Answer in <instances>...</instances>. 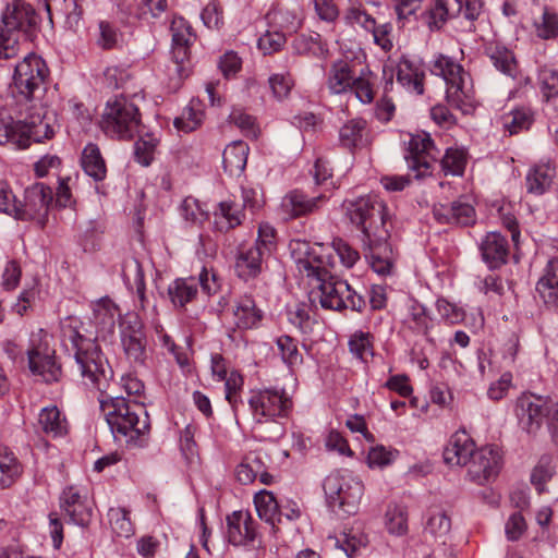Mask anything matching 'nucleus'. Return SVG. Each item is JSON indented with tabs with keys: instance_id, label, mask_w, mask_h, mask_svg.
I'll use <instances>...</instances> for the list:
<instances>
[{
	"instance_id": "nucleus-1",
	"label": "nucleus",
	"mask_w": 558,
	"mask_h": 558,
	"mask_svg": "<svg viewBox=\"0 0 558 558\" xmlns=\"http://www.w3.org/2000/svg\"><path fill=\"white\" fill-rule=\"evenodd\" d=\"M109 386L99 391L100 410L116 439L142 447L144 437L149 433V416L143 403L126 400L123 397H105Z\"/></svg>"
},
{
	"instance_id": "nucleus-2",
	"label": "nucleus",
	"mask_w": 558,
	"mask_h": 558,
	"mask_svg": "<svg viewBox=\"0 0 558 558\" xmlns=\"http://www.w3.org/2000/svg\"><path fill=\"white\" fill-rule=\"evenodd\" d=\"M39 29V17L25 0H0V59L21 52V40L31 41Z\"/></svg>"
},
{
	"instance_id": "nucleus-3",
	"label": "nucleus",
	"mask_w": 558,
	"mask_h": 558,
	"mask_svg": "<svg viewBox=\"0 0 558 558\" xmlns=\"http://www.w3.org/2000/svg\"><path fill=\"white\" fill-rule=\"evenodd\" d=\"M76 324V320L68 318V323L62 326L63 336L75 349V360L85 385L104 391L110 385L113 371L98 345L77 331Z\"/></svg>"
},
{
	"instance_id": "nucleus-4",
	"label": "nucleus",
	"mask_w": 558,
	"mask_h": 558,
	"mask_svg": "<svg viewBox=\"0 0 558 558\" xmlns=\"http://www.w3.org/2000/svg\"><path fill=\"white\" fill-rule=\"evenodd\" d=\"M344 208L350 221L361 230L362 240L374 236L383 240L384 236H390L386 206L376 195L348 201L344 203Z\"/></svg>"
},
{
	"instance_id": "nucleus-5",
	"label": "nucleus",
	"mask_w": 558,
	"mask_h": 558,
	"mask_svg": "<svg viewBox=\"0 0 558 558\" xmlns=\"http://www.w3.org/2000/svg\"><path fill=\"white\" fill-rule=\"evenodd\" d=\"M323 488L330 510L340 518L357 513L363 496L362 482L348 472L335 471L326 476Z\"/></svg>"
},
{
	"instance_id": "nucleus-6",
	"label": "nucleus",
	"mask_w": 558,
	"mask_h": 558,
	"mask_svg": "<svg viewBox=\"0 0 558 558\" xmlns=\"http://www.w3.org/2000/svg\"><path fill=\"white\" fill-rule=\"evenodd\" d=\"M54 135L53 116L37 113L26 120L0 122V145L12 144L15 148L25 149L32 142L41 143Z\"/></svg>"
},
{
	"instance_id": "nucleus-7",
	"label": "nucleus",
	"mask_w": 558,
	"mask_h": 558,
	"mask_svg": "<svg viewBox=\"0 0 558 558\" xmlns=\"http://www.w3.org/2000/svg\"><path fill=\"white\" fill-rule=\"evenodd\" d=\"M432 73L445 80L448 104L469 113L473 107V89L463 68L451 58L440 54L433 62Z\"/></svg>"
},
{
	"instance_id": "nucleus-8",
	"label": "nucleus",
	"mask_w": 558,
	"mask_h": 558,
	"mask_svg": "<svg viewBox=\"0 0 558 558\" xmlns=\"http://www.w3.org/2000/svg\"><path fill=\"white\" fill-rule=\"evenodd\" d=\"M141 114L137 106L125 97L108 101L100 128L111 138L131 140L140 133Z\"/></svg>"
},
{
	"instance_id": "nucleus-9",
	"label": "nucleus",
	"mask_w": 558,
	"mask_h": 558,
	"mask_svg": "<svg viewBox=\"0 0 558 558\" xmlns=\"http://www.w3.org/2000/svg\"><path fill=\"white\" fill-rule=\"evenodd\" d=\"M48 74L45 60L36 53H27L14 69L13 85L19 100L39 99L46 89Z\"/></svg>"
},
{
	"instance_id": "nucleus-10",
	"label": "nucleus",
	"mask_w": 558,
	"mask_h": 558,
	"mask_svg": "<svg viewBox=\"0 0 558 558\" xmlns=\"http://www.w3.org/2000/svg\"><path fill=\"white\" fill-rule=\"evenodd\" d=\"M50 341L49 333L40 328L31 333L26 350L29 371L33 375L40 376L46 383L57 381L61 375Z\"/></svg>"
},
{
	"instance_id": "nucleus-11",
	"label": "nucleus",
	"mask_w": 558,
	"mask_h": 558,
	"mask_svg": "<svg viewBox=\"0 0 558 558\" xmlns=\"http://www.w3.org/2000/svg\"><path fill=\"white\" fill-rule=\"evenodd\" d=\"M318 290L313 292L314 300L318 298L322 307L332 311L351 308L362 311L365 306V300L351 289L347 281L336 279L335 277L323 276L322 280L316 281Z\"/></svg>"
},
{
	"instance_id": "nucleus-12",
	"label": "nucleus",
	"mask_w": 558,
	"mask_h": 558,
	"mask_svg": "<svg viewBox=\"0 0 558 558\" xmlns=\"http://www.w3.org/2000/svg\"><path fill=\"white\" fill-rule=\"evenodd\" d=\"M481 0H436L427 14V24L430 28L439 29L444 23L453 17L463 16L469 23V31H473V22L482 12Z\"/></svg>"
},
{
	"instance_id": "nucleus-13",
	"label": "nucleus",
	"mask_w": 558,
	"mask_h": 558,
	"mask_svg": "<svg viewBox=\"0 0 558 558\" xmlns=\"http://www.w3.org/2000/svg\"><path fill=\"white\" fill-rule=\"evenodd\" d=\"M439 155L429 134L421 133L411 135L408 143L405 160L410 170L415 172V178L421 179L432 173L433 163Z\"/></svg>"
},
{
	"instance_id": "nucleus-14",
	"label": "nucleus",
	"mask_w": 558,
	"mask_h": 558,
	"mask_svg": "<svg viewBox=\"0 0 558 558\" xmlns=\"http://www.w3.org/2000/svg\"><path fill=\"white\" fill-rule=\"evenodd\" d=\"M291 246L296 268L301 275L315 281H319L323 276L328 275L326 269L328 257L323 254L324 246L322 244L312 246L305 241H294Z\"/></svg>"
},
{
	"instance_id": "nucleus-15",
	"label": "nucleus",
	"mask_w": 558,
	"mask_h": 558,
	"mask_svg": "<svg viewBox=\"0 0 558 558\" xmlns=\"http://www.w3.org/2000/svg\"><path fill=\"white\" fill-rule=\"evenodd\" d=\"M248 404L258 423L262 422V418L267 421L287 416L292 408L291 399L283 391L274 389L255 392L250 398Z\"/></svg>"
},
{
	"instance_id": "nucleus-16",
	"label": "nucleus",
	"mask_w": 558,
	"mask_h": 558,
	"mask_svg": "<svg viewBox=\"0 0 558 558\" xmlns=\"http://www.w3.org/2000/svg\"><path fill=\"white\" fill-rule=\"evenodd\" d=\"M52 199V190L49 186L44 183H35L25 190L24 203H17L19 213H15V218L21 220H36L44 227Z\"/></svg>"
},
{
	"instance_id": "nucleus-17",
	"label": "nucleus",
	"mask_w": 558,
	"mask_h": 558,
	"mask_svg": "<svg viewBox=\"0 0 558 558\" xmlns=\"http://www.w3.org/2000/svg\"><path fill=\"white\" fill-rule=\"evenodd\" d=\"M121 343L128 360L131 363L143 365L147 357V340L141 319L131 315L120 324Z\"/></svg>"
},
{
	"instance_id": "nucleus-18",
	"label": "nucleus",
	"mask_w": 558,
	"mask_h": 558,
	"mask_svg": "<svg viewBox=\"0 0 558 558\" xmlns=\"http://www.w3.org/2000/svg\"><path fill=\"white\" fill-rule=\"evenodd\" d=\"M468 476L477 484L496 477L501 469V454L497 447L475 448L468 465Z\"/></svg>"
},
{
	"instance_id": "nucleus-19",
	"label": "nucleus",
	"mask_w": 558,
	"mask_h": 558,
	"mask_svg": "<svg viewBox=\"0 0 558 558\" xmlns=\"http://www.w3.org/2000/svg\"><path fill=\"white\" fill-rule=\"evenodd\" d=\"M548 399L542 396L523 395L517 400L515 413L521 427L529 434H535L546 417Z\"/></svg>"
},
{
	"instance_id": "nucleus-20",
	"label": "nucleus",
	"mask_w": 558,
	"mask_h": 558,
	"mask_svg": "<svg viewBox=\"0 0 558 558\" xmlns=\"http://www.w3.org/2000/svg\"><path fill=\"white\" fill-rule=\"evenodd\" d=\"M229 543L239 546H255L256 522L247 511H233L226 519Z\"/></svg>"
},
{
	"instance_id": "nucleus-21",
	"label": "nucleus",
	"mask_w": 558,
	"mask_h": 558,
	"mask_svg": "<svg viewBox=\"0 0 558 558\" xmlns=\"http://www.w3.org/2000/svg\"><path fill=\"white\" fill-rule=\"evenodd\" d=\"M389 236L379 240L377 236L362 240L363 253L372 269L378 275L391 274L393 267L392 248L388 243Z\"/></svg>"
},
{
	"instance_id": "nucleus-22",
	"label": "nucleus",
	"mask_w": 558,
	"mask_h": 558,
	"mask_svg": "<svg viewBox=\"0 0 558 558\" xmlns=\"http://www.w3.org/2000/svg\"><path fill=\"white\" fill-rule=\"evenodd\" d=\"M433 215L439 223L470 226L475 221L473 206L462 201H454L450 204H435Z\"/></svg>"
},
{
	"instance_id": "nucleus-23",
	"label": "nucleus",
	"mask_w": 558,
	"mask_h": 558,
	"mask_svg": "<svg viewBox=\"0 0 558 558\" xmlns=\"http://www.w3.org/2000/svg\"><path fill=\"white\" fill-rule=\"evenodd\" d=\"M475 448L474 440L464 430L457 432L444 449V461L450 466L466 468Z\"/></svg>"
},
{
	"instance_id": "nucleus-24",
	"label": "nucleus",
	"mask_w": 558,
	"mask_h": 558,
	"mask_svg": "<svg viewBox=\"0 0 558 558\" xmlns=\"http://www.w3.org/2000/svg\"><path fill=\"white\" fill-rule=\"evenodd\" d=\"M325 201L324 194L308 196L300 190H294L282 198L281 208L289 217L296 218L315 213Z\"/></svg>"
},
{
	"instance_id": "nucleus-25",
	"label": "nucleus",
	"mask_w": 558,
	"mask_h": 558,
	"mask_svg": "<svg viewBox=\"0 0 558 558\" xmlns=\"http://www.w3.org/2000/svg\"><path fill=\"white\" fill-rule=\"evenodd\" d=\"M354 76L351 61L347 59L335 60L327 72L326 86L332 95L345 94L352 89Z\"/></svg>"
},
{
	"instance_id": "nucleus-26",
	"label": "nucleus",
	"mask_w": 558,
	"mask_h": 558,
	"mask_svg": "<svg viewBox=\"0 0 558 558\" xmlns=\"http://www.w3.org/2000/svg\"><path fill=\"white\" fill-rule=\"evenodd\" d=\"M483 260L490 269L497 268L507 262L508 241L498 232L487 233L480 245Z\"/></svg>"
},
{
	"instance_id": "nucleus-27",
	"label": "nucleus",
	"mask_w": 558,
	"mask_h": 558,
	"mask_svg": "<svg viewBox=\"0 0 558 558\" xmlns=\"http://www.w3.org/2000/svg\"><path fill=\"white\" fill-rule=\"evenodd\" d=\"M266 254L262 246L241 248L235 262V271L244 280L255 278L262 270V260Z\"/></svg>"
},
{
	"instance_id": "nucleus-28",
	"label": "nucleus",
	"mask_w": 558,
	"mask_h": 558,
	"mask_svg": "<svg viewBox=\"0 0 558 558\" xmlns=\"http://www.w3.org/2000/svg\"><path fill=\"white\" fill-rule=\"evenodd\" d=\"M81 165L84 172L96 182L105 180L107 175L106 161L97 144L88 143L84 147L81 156Z\"/></svg>"
},
{
	"instance_id": "nucleus-29",
	"label": "nucleus",
	"mask_w": 558,
	"mask_h": 558,
	"mask_svg": "<svg viewBox=\"0 0 558 558\" xmlns=\"http://www.w3.org/2000/svg\"><path fill=\"white\" fill-rule=\"evenodd\" d=\"M248 145L243 141H234L229 144L222 154L225 171L230 175H239L245 169Z\"/></svg>"
},
{
	"instance_id": "nucleus-30",
	"label": "nucleus",
	"mask_w": 558,
	"mask_h": 558,
	"mask_svg": "<svg viewBox=\"0 0 558 558\" xmlns=\"http://www.w3.org/2000/svg\"><path fill=\"white\" fill-rule=\"evenodd\" d=\"M485 53L497 70L510 77L515 76L517 62L511 50L499 43H489L485 47Z\"/></svg>"
},
{
	"instance_id": "nucleus-31",
	"label": "nucleus",
	"mask_w": 558,
	"mask_h": 558,
	"mask_svg": "<svg viewBox=\"0 0 558 558\" xmlns=\"http://www.w3.org/2000/svg\"><path fill=\"white\" fill-rule=\"evenodd\" d=\"M254 504L258 517L272 527L282 522V510L271 492H258L254 497Z\"/></svg>"
},
{
	"instance_id": "nucleus-32",
	"label": "nucleus",
	"mask_w": 558,
	"mask_h": 558,
	"mask_svg": "<svg viewBox=\"0 0 558 558\" xmlns=\"http://www.w3.org/2000/svg\"><path fill=\"white\" fill-rule=\"evenodd\" d=\"M234 323L240 329H251L262 320L263 314L256 308L251 296L241 298L233 310Z\"/></svg>"
},
{
	"instance_id": "nucleus-33",
	"label": "nucleus",
	"mask_w": 558,
	"mask_h": 558,
	"mask_svg": "<svg viewBox=\"0 0 558 558\" xmlns=\"http://www.w3.org/2000/svg\"><path fill=\"white\" fill-rule=\"evenodd\" d=\"M424 73L409 59H402L398 64L397 81L410 92L417 95L424 93Z\"/></svg>"
},
{
	"instance_id": "nucleus-34",
	"label": "nucleus",
	"mask_w": 558,
	"mask_h": 558,
	"mask_svg": "<svg viewBox=\"0 0 558 558\" xmlns=\"http://www.w3.org/2000/svg\"><path fill=\"white\" fill-rule=\"evenodd\" d=\"M38 425L45 434L53 437L63 436L68 432L66 420L56 405H49L39 412Z\"/></svg>"
},
{
	"instance_id": "nucleus-35",
	"label": "nucleus",
	"mask_w": 558,
	"mask_h": 558,
	"mask_svg": "<svg viewBox=\"0 0 558 558\" xmlns=\"http://www.w3.org/2000/svg\"><path fill=\"white\" fill-rule=\"evenodd\" d=\"M168 294L174 306L183 307L195 299L197 280L193 277L175 279L168 288Z\"/></svg>"
},
{
	"instance_id": "nucleus-36",
	"label": "nucleus",
	"mask_w": 558,
	"mask_h": 558,
	"mask_svg": "<svg viewBox=\"0 0 558 558\" xmlns=\"http://www.w3.org/2000/svg\"><path fill=\"white\" fill-rule=\"evenodd\" d=\"M22 474V465L8 448L0 447V489L10 487Z\"/></svg>"
},
{
	"instance_id": "nucleus-37",
	"label": "nucleus",
	"mask_w": 558,
	"mask_h": 558,
	"mask_svg": "<svg viewBox=\"0 0 558 558\" xmlns=\"http://www.w3.org/2000/svg\"><path fill=\"white\" fill-rule=\"evenodd\" d=\"M243 218L244 215L233 203L221 202L215 213V226L219 231L227 232L241 225Z\"/></svg>"
},
{
	"instance_id": "nucleus-38",
	"label": "nucleus",
	"mask_w": 558,
	"mask_h": 558,
	"mask_svg": "<svg viewBox=\"0 0 558 558\" xmlns=\"http://www.w3.org/2000/svg\"><path fill=\"white\" fill-rule=\"evenodd\" d=\"M553 170L547 165L535 166L526 175V189L529 193L541 195L551 184Z\"/></svg>"
},
{
	"instance_id": "nucleus-39",
	"label": "nucleus",
	"mask_w": 558,
	"mask_h": 558,
	"mask_svg": "<svg viewBox=\"0 0 558 558\" xmlns=\"http://www.w3.org/2000/svg\"><path fill=\"white\" fill-rule=\"evenodd\" d=\"M504 128L509 132L510 135L519 134L522 131L530 129L533 122V117L530 110L519 108L505 114Z\"/></svg>"
},
{
	"instance_id": "nucleus-40",
	"label": "nucleus",
	"mask_w": 558,
	"mask_h": 558,
	"mask_svg": "<svg viewBox=\"0 0 558 558\" xmlns=\"http://www.w3.org/2000/svg\"><path fill=\"white\" fill-rule=\"evenodd\" d=\"M158 144L159 138L154 133L141 134L134 147L136 160L143 166H149L154 159Z\"/></svg>"
},
{
	"instance_id": "nucleus-41",
	"label": "nucleus",
	"mask_w": 558,
	"mask_h": 558,
	"mask_svg": "<svg viewBox=\"0 0 558 558\" xmlns=\"http://www.w3.org/2000/svg\"><path fill=\"white\" fill-rule=\"evenodd\" d=\"M355 97L363 104H371L374 100V75L368 70H361L359 75L354 76L352 89Z\"/></svg>"
},
{
	"instance_id": "nucleus-42",
	"label": "nucleus",
	"mask_w": 558,
	"mask_h": 558,
	"mask_svg": "<svg viewBox=\"0 0 558 558\" xmlns=\"http://www.w3.org/2000/svg\"><path fill=\"white\" fill-rule=\"evenodd\" d=\"M366 122L362 119H353L345 123L339 131V141L345 148L356 147L363 137Z\"/></svg>"
},
{
	"instance_id": "nucleus-43",
	"label": "nucleus",
	"mask_w": 558,
	"mask_h": 558,
	"mask_svg": "<svg viewBox=\"0 0 558 558\" xmlns=\"http://www.w3.org/2000/svg\"><path fill=\"white\" fill-rule=\"evenodd\" d=\"M451 529V520L441 509L429 511L428 519L425 524V531L435 537L446 536Z\"/></svg>"
},
{
	"instance_id": "nucleus-44",
	"label": "nucleus",
	"mask_w": 558,
	"mask_h": 558,
	"mask_svg": "<svg viewBox=\"0 0 558 558\" xmlns=\"http://www.w3.org/2000/svg\"><path fill=\"white\" fill-rule=\"evenodd\" d=\"M108 517L114 534L121 537H129L133 534L130 513L124 508H111Z\"/></svg>"
},
{
	"instance_id": "nucleus-45",
	"label": "nucleus",
	"mask_w": 558,
	"mask_h": 558,
	"mask_svg": "<svg viewBox=\"0 0 558 558\" xmlns=\"http://www.w3.org/2000/svg\"><path fill=\"white\" fill-rule=\"evenodd\" d=\"M283 363L289 367L302 364L303 357L298 350L296 341L290 336H281L276 341Z\"/></svg>"
},
{
	"instance_id": "nucleus-46",
	"label": "nucleus",
	"mask_w": 558,
	"mask_h": 558,
	"mask_svg": "<svg viewBox=\"0 0 558 558\" xmlns=\"http://www.w3.org/2000/svg\"><path fill=\"white\" fill-rule=\"evenodd\" d=\"M118 311V306L108 296L97 300L93 305L95 319L109 328L114 326V317Z\"/></svg>"
},
{
	"instance_id": "nucleus-47",
	"label": "nucleus",
	"mask_w": 558,
	"mask_h": 558,
	"mask_svg": "<svg viewBox=\"0 0 558 558\" xmlns=\"http://www.w3.org/2000/svg\"><path fill=\"white\" fill-rule=\"evenodd\" d=\"M408 323L410 328L423 335H427L432 326V318L424 305L413 302L409 310Z\"/></svg>"
},
{
	"instance_id": "nucleus-48",
	"label": "nucleus",
	"mask_w": 558,
	"mask_h": 558,
	"mask_svg": "<svg viewBox=\"0 0 558 558\" xmlns=\"http://www.w3.org/2000/svg\"><path fill=\"white\" fill-rule=\"evenodd\" d=\"M407 510L402 506H391L386 511V526L389 533L402 535L408 530Z\"/></svg>"
},
{
	"instance_id": "nucleus-49",
	"label": "nucleus",
	"mask_w": 558,
	"mask_h": 558,
	"mask_svg": "<svg viewBox=\"0 0 558 558\" xmlns=\"http://www.w3.org/2000/svg\"><path fill=\"white\" fill-rule=\"evenodd\" d=\"M268 84L272 96L277 100H283L290 95L294 81L289 72L275 73L269 76Z\"/></svg>"
},
{
	"instance_id": "nucleus-50",
	"label": "nucleus",
	"mask_w": 558,
	"mask_h": 558,
	"mask_svg": "<svg viewBox=\"0 0 558 558\" xmlns=\"http://www.w3.org/2000/svg\"><path fill=\"white\" fill-rule=\"evenodd\" d=\"M180 209L183 218L195 225H202L208 219V210L194 197H186Z\"/></svg>"
},
{
	"instance_id": "nucleus-51",
	"label": "nucleus",
	"mask_w": 558,
	"mask_h": 558,
	"mask_svg": "<svg viewBox=\"0 0 558 558\" xmlns=\"http://www.w3.org/2000/svg\"><path fill=\"white\" fill-rule=\"evenodd\" d=\"M203 121V112L193 105L185 108L182 114L174 119V126L184 133L196 130Z\"/></svg>"
},
{
	"instance_id": "nucleus-52",
	"label": "nucleus",
	"mask_w": 558,
	"mask_h": 558,
	"mask_svg": "<svg viewBox=\"0 0 558 558\" xmlns=\"http://www.w3.org/2000/svg\"><path fill=\"white\" fill-rule=\"evenodd\" d=\"M465 166V156L462 150L448 148L441 158V168L446 174L460 175Z\"/></svg>"
},
{
	"instance_id": "nucleus-53",
	"label": "nucleus",
	"mask_w": 558,
	"mask_h": 558,
	"mask_svg": "<svg viewBox=\"0 0 558 558\" xmlns=\"http://www.w3.org/2000/svg\"><path fill=\"white\" fill-rule=\"evenodd\" d=\"M536 293L547 305L558 301V279L555 276H544L536 283Z\"/></svg>"
},
{
	"instance_id": "nucleus-54",
	"label": "nucleus",
	"mask_w": 558,
	"mask_h": 558,
	"mask_svg": "<svg viewBox=\"0 0 558 558\" xmlns=\"http://www.w3.org/2000/svg\"><path fill=\"white\" fill-rule=\"evenodd\" d=\"M535 29L538 37L550 39L558 35V16L545 9L541 19L535 21Z\"/></svg>"
},
{
	"instance_id": "nucleus-55",
	"label": "nucleus",
	"mask_w": 558,
	"mask_h": 558,
	"mask_svg": "<svg viewBox=\"0 0 558 558\" xmlns=\"http://www.w3.org/2000/svg\"><path fill=\"white\" fill-rule=\"evenodd\" d=\"M554 474L551 459L543 457L531 474V482L535 486L538 494L545 492V483L548 482Z\"/></svg>"
},
{
	"instance_id": "nucleus-56",
	"label": "nucleus",
	"mask_w": 558,
	"mask_h": 558,
	"mask_svg": "<svg viewBox=\"0 0 558 558\" xmlns=\"http://www.w3.org/2000/svg\"><path fill=\"white\" fill-rule=\"evenodd\" d=\"M538 82L543 96L549 100L558 96V71L544 68L538 73Z\"/></svg>"
},
{
	"instance_id": "nucleus-57",
	"label": "nucleus",
	"mask_w": 558,
	"mask_h": 558,
	"mask_svg": "<svg viewBox=\"0 0 558 558\" xmlns=\"http://www.w3.org/2000/svg\"><path fill=\"white\" fill-rule=\"evenodd\" d=\"M63 512L69 517L70 522L80 526H87L92 519V508L86 498L63 510Z\"/></svg>"
},
{
	"instance_id": "nucleus-58",
	"label": "nucleus",
	"mask_w": 558,
	"mask_h": 558,
	"mask_svg": "<svg viewBox=\"0 0 558 558\" xmlns=\"http://www.w3.org/2000/svg\"><path fill=\"white\" fill-rule=\"evenodd\" d=\"M231 123L236 125L247 136L256 137L255 118L244 112L242 109L234 108L229 114Z\"/></svg>"
},
{
	"instance_id": "nucleus-59",
	"label": "nucleus",
	"mask_w": 558,
	"mask_h": 558,
	"mask_svg": "<svg viewBox=\"0 0 558 558\" xmlns=\"http://www.w3.org/2000/svg\"><path fill=\"white\" fill-rule=\"evenodd\" d=\"M168 4L167 0H142L135 11L131 14L136 15L138 19L158 17L166 11Z\"/></svg>"
},
{
	"instance_id": "nucleus-60",
	"label": "nucleus",
	"mask_w": 558,
	"mask_h": 558,
	"mask_svg": "<svg viewBox=\"0 0 558 558\" xmlns=\"http://www.w3.org/2000/svg\"><path fill=\"white\" fill-rule=\"evenodd\" d=\"M436 307L440 317L449 324H458L464 319V311L445 299L437 300Z\"/></svg>"
},
{
	"instance_id": "nucleus-61",
	"label": "nucleus",
	"mask_w": 558,
	"mask_h": 558,
	"mask_svg": "<svg viewBox=\"0 0 558 558\" xmlns=\"http://www.w3.org/2000/svg\"><path fill=\"white\" fill-rule=\"evenodd\" d=\"M397 453V450H389L384 446H376L369 450L367 461L371 468H383L390 464L396 459Z\"/></svg>"
},
{
	"instance_id": "nucleus-62",
	"label": "nucleus",
	"mask_w": 558,
	"mask_h": 558,
	"mask_svg": "<svg viewBox=\"0 0 558 558\" xmlns=\"http://www.w3.org/2000/svg\"><path fill=\"white\" fill-rule=\"evenodd\" d=\"M286 43V36L279 32H267L258 39V48L264 54L278 51Z\"/></svg>"
},
{
	"instance_id": "nucleus-63",
	"label": "nucleus",
	"mask_w": 558,
	"mask_h": 558,
	"mask_svg": "<svg viewBox=\"0 0 558 558\" xmlns=\"http://www.w3.org/2000/svg\"><path fill=\"white\" fill-rule=\"evenodd\" d=\"M332 248L339 256L342 265L347 268H351L360 257L359 252L352 248L342 239H335L332 241Z\"/></svg>"
},
{
	"instance_id": "nucleus-64",
	"label": "nucleus",
	"mask_w": 558,
	"mask_h": 558,
	"mask_svg": "<svg viewBox=\"0 0 558 558\" xmlns=\"http://www.w3.org/2000/svg\"><path fill=\"white\" fill-rule=\"evenodd\" d=\"M288 315L290 323L296 326L302 332L306 333L311 330V317L305 304H296L289 310Z\"/></svg>"
}]
</instances>
